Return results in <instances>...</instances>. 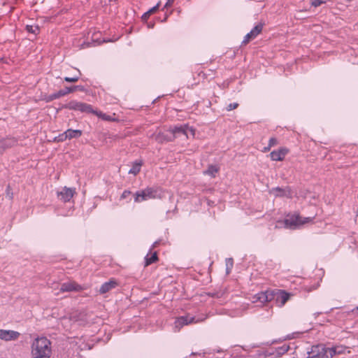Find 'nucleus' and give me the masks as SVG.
Returning a JSON list of instances; mask_svg holds the SVG:
<instances>
[{
    "label": "nucleus",
    "mask_w": 358,
    "mask_h": 358,
    "mask_svg": "<svg viewBox=\"0 0 358 358\" xmlns=\"http://www.w3.org/2000/svg\"><path fill=\"white\" fill-rule=\"evenodd\" d=\"M291 294L284 290H267L261 292L254 296L252 302L259 301L262 303L275 300L278 307H282L289 299Z\"/></svg>",
    "instance_id": "1"
},
{
    "label": "nucleus",
    "mask_w": 358,
    "mask_h": 358,
    "mask_svg": "<svg viewBox=\"0 0 358 358\" xmlns=\"http://www.w3.org/2000/svg\"><path fill=\"white\" fill-rule=\"evenodd\" d=\"M52 353L51 342L45 337L36 338L31 344L33 358H50Z\"/></svg>",
    "instance_id": "2"
},
{
    "label": "nucleus",
    "mask_w": 358,
    "mask_h": 358,
    "mask_svg": "<svg viewBox=\"0 0 358 358\" xmlns=\"http://www.w3.org/2000/svg\"><path fill=\"white\" fill-rule=\"evenodd\" d=\"M313 217H303L298 213L289 215L285 220V227L290 229H296L305 224L311 222Z\"/></svg>",
    "instance_id": "3"
},
{
    "label": "nucleus",
    "mask_w": 358,
    "mask_h": 358,
    "mask_svg": "<svg viewBox=\"0 0 358 358\" xmlns=\"http://www.w3.org/2000/svg\"><path fill=\"white\" fill-rule=\"evenodd\" d=\"M203 321V320L196 319L195 317L192 316L190 315H187L185 316H181L178 318L174 322L173 324V330L175 332H178L185 325H188L189 324L197 323L199 322Z\"/></svg>",
    "instance_id": "4"
},
{
    "label": "nucleus",
    "mask_w": 358,
    "mask_h": 358,
    "mask_svg": "<svg viewBox=\"0 0 358 358\" xmlns=\"http://www.w3.org/2000/svg\"><path fill=\"white\" fill-rule=\"evenodd\" d=\"M64 108H68L69 110H79L82 113H94L95 114L96 111L93 110L92 106L88 103L77 101L75 100L71 101L68 103Z\"/></svg>",
    "instance_id": "5"
},
{
    "label": "nucleus",
    "mask_w": 358,
    "mask_h": 358,
    "mask_svg": "<svg viewBox=\"0 0 358 358\" xmlns=\"http://www.w3.org/2000/svg\"><path fill=\"white\" fill-rule=\"evenodd\" d=\"M325 352V346L322 344L313 345L310 350H308L307 358H324Z\"/></svg>",
    "instance_id": "6"
},
{
    "label": "nucleus",
    "mask_w": 358,
    "mask_h": 358,
    "mask_svg": "<svg viewBox=\"0 0 358 358\" xmlns=\"http://www.w3.org/2000/svg\"><path fill=\"white\" fill-rule=\"evenodd\" d=\"M76 193L74 188L64 187L61 191L57 192V196L59 200L64 202L69 201Z\"/></svg>",
    "instance_id": "7"
},
{
    "label": "nucleus",
    "mask_w": 358,
    "mask_h": 358,
    "mask_svg": "<svg viewBox=\"0 0 358 358\" xmlns=\"http://www.w3.org/2000/svg\"><path fill=\"white\" fill-rule=\"evenodd\" d=\"M78 87H79V86L66 87L64 90H61L58 91L56 93H54V94H52L49 95L47 97L46 101L48 102H49V101H52L54 99H59V98H60V97H62L63 96H65V95H66V94H68L69 93L73 92L74 90H76Z\"/></svg>",
    "instance_id": "8"
},
{
    "label": "nucleus",
    "mask_w": 358,
    "mask_h": 358,
    "mask_svg": "<svg viewBox=\"0 0 358 358\" xmlns=\"http://www.w3.org/2000/svg\"><path fill=\"white\" fill-rule=\"evenodd\" d=\"M20 335L19 332L13 330L0 329V339L5 341H15Z\"/></svg>",
    "instance_id": "9"
},
{
    "label": "nucleus",
    "mask_w": 358,
    "mask_h": 358,
    "mask_svg": "<svg viewBox=\"0 0 358 358\" xmlns=\"http://www.w3.org/2000/svg\"><path fill=\"white\" fill-rule=\"evenodd\" d=\"M82 289V287L75 282L70 281L62 284L60 290L61 292H72V291H80Z\"/></svg>",
    "instance_id": "10"
},
{
    "label": "nucleus",
    "mask_w": 358,
    "mask_h": 358,
    "mask_svg": "<svg viewBox=\"0 0 358 358\" xmlns=\"http://www.w3.org/2000/svg\"><path fill=\"white\" fill-rule=\"evenodd\" d=\"M270 193L273 194L275 196H287L291 197L292 194L289 189H282L280 187H275L270 190Z\"/></svg>",
    "instance_id": "11"
},
{
    "label": "nucleus",
    "mask_w": 358,
    "mask_h": 358,
    "mask_svg": "<svg viewBox=\"0 0 358 358\" xmlns=\"http://www.w3.org/2000/svg\"><path fill=\"white\" fill-rule=\"evenodd\" d=\"M287 152L284 150H274L271 152V158L273 161H281L284 159Z\"/></svg>",
    "instance_id": "12"
},
{
    "label": "nucleus",
    "mask_w": 358,
    "mask_h": 358,
    "mask_svg": "<svg viewBox=\"0 0 358 358\" xmlns=\"http://www.w3.org/2000/svg\"><path fill=\"white\" fill-rule=\"evenodd\" d=\"M117 283L115 280H110L108 282H106L103 283L101 287H100L99 292L101 294H105L112 289L113 288L115 287Z\"/></svg>",
    "instance_id": "13"
},
{
    "label": "nucleus",
    "mask_w": 358,
    "mask_h": 358,
    "mask_svg": "<svg viewBox=\"0 0 358 358\" xmlns=\"http://www.w3.org/2000/svg\"><path fill=\"white\" fill-rule=\"evenodd\" d=\"M186 125H180L176 126L171 129L172 134L174 135V137H178L180 135H184L185 134Z\"/></svg>",
    "instance_id": "14"
},
{
    "label": "nucleus",
    "mask_w": 358,
    "mask_h": 358,
    "mask_svg": "<svg viewBox=\"0 0 358 358\" xmlns=\"http://www.w3.org/2000/svg\"><path fill=\"white\" fill-rule=\"evenodd\" d=\"M160 4H161V2L159 1L156 6H155L154 7L149 9L147 12H145L142 15V17H141L142 20L144 21L147 20L151 14L155 13L159 9Z\"/></svg>",
    "instance_id": "15"
},
{
    "label": "nucleus",
    "mask_w": 358,
    "mask_h": 358,
    "mask_svg": "<svg viewBox=\"0 0 358 358\" xmlns=\"http://www.w3.org/2000/svg\"><path fill=\"white\" fill-rule=\"evenodd\" d=\"M68 139L76 138L82 135V131L79 129H67Z\"/></svg>",
    "instance_id": "16"
},
{
    "label": "nucleus",
    "mask_w": 358,
    "mask_h": 358,
    "mask_svg": "<svg viewBox=\"0 0 358 358\" xmlns=\"http://www.w3.org/2000/svg\"><path fill=\"white\" fill-rule=\"evenodd\" d=\"M26 30L34 35H37L39 33V26L38 24H27L26 25Z\"/></svg>",
    "instance_id": "17"
},
{
    "label": "nucleus",
    "mask_w": 358,
    "mask_h": 358,
    "mask_svg": "<svg viewBox=\"0 0 358 358\" xmlns=\"http://www.w3.org/2000/svg\"><path fill=\"white\" fill-rule=\"evenodd\" d=\"M338 355L336 349L334 347L326 348L324 358H333L335 355Z\"/></svg>",
    "instance_id": "18"
},
{
    "label": "nucleus",
    "mask_w": 358,
    "mask_h": 358,
    "mask_svg": "<svg viewBox=\"0 0 358 358\" xmlns=\"http://www.w3.org/2000/svg\"><path fill=\"white\" fill-rule=\"evenodd\" d=\"M141 162L136 161L134 162L131 169L129 171V173L134 175L138 174L141 171Z\"/></svg>",
    "instance_id": "19"
},
{
    "label": "nucleus",
    "mask_w": 358,
    "mask_h": 358,
    "mask_svg": "<svg viewBox=\"0 0 358 358\" xmlns=\"http://www.w3.org/2000/svg\"><path fill=\"white\" fill-rule=\"evenodd\" d=\"M143 192L145 193L147 199H155L157 196V192L152 188H147L143 189Z\"/></svg>",
    "instance_id": "20"
},
{
    "label": "nucleus",
    "mask_w": 358,
    "mask_h": 358,
    "mask_svg": "<svg viewBox=\"0 0 358 358\" xmlns=\"http://www.w3.org/2000/svg\"><path fill=\"white\" fill-rule=\"evenodd\" d=\"M146 200H148V199L145 197V193L143 192V190L138 191L136 192L135 196H134L135 202L139 203V202L146 201Z\"/></svg>",
    "instance_id": "21"
},
{
    "label": "nucleus",
    "mask_w": 358,
    "mask_h": 358,
    "mask_svg": "<svg viewBox=\"0 0 358 358\" xmlns=\"http://www.w3.org/2000/svg\"><path fill=\"white\" fill-rule=\"evenodd\" d=\"M13 143L14 142L11 140H0V146L2 149V152L6 148L11 147Z\"/></svg>",
    "instance_id": "22"
},
{
    "label": "nucleus",
    "mask_w": 358,
    "mask_h": 358,
    "mask_svg": "<svg viewBox=\"0 0 358 358\" xmlns=\"http://www.w3.org/2000/svg\"><path fill=\"white\" fill-rule=\"evenodd\" d=\"M262 24H259L256 25L249 33L255 38L262 31Z\"/></svg>",
    "instance_id": "23"
},
{
    "label": "nucleus",
    "mask_w": 358,
    "mask_h": 358,
    "mask_svg": "<svg viewBox=\"0 0 358 358\" xmlns=\"http://www.w3.org/2000/svg\"><path fill=\"white\" fill-rule=\"evenodd\" d=\"M145 266H148V265L154 263L155 262H156L157 260V252H154L153 254H152V255L150 257H148V255H147L145 257Z\"/></svg>",
    "instance_id": "24"
},
{
    "label": "nucleus",
    "mask_w": 358,
    "mask_h": 358,
    "mask_svg": "<svg viewBox=\"0 0 358 358\" xmlns=\"http://www.w3.org/2000/svg\"><path fill=\"white\" fill-rule=\"evenodd\" d=\"M226 271L227 274H229L231 272V270L233 267V259L231 258L226 259Z\"/></svg>",
    "instance_id": "25"
},
{
    "label": "nucleus",
    "mask_w": 358,
    "mask_h": 358,
    "mask_svg": "<svg viewBox=\"0 0 358 358\" xmlns=\"http://www.w3.org/2000/svg\"><path fill=\"white\" fill-rule=\"evenodd\" d=\"M218 171V169L215 166H210L208 169L205 171L206 173L214 176L215 174Z\"/></svg>",
    "instance_id": "26"
},
{
    "label": "nucleus",
    "mask_w": 358,
    "mask_h": 358,
    "mask_svg": "<svg viewBox=\"0 0 358 358\" xmlns=\"http://www.w3.org/2000/svg\"><path fill=\"white\" fill-rule=\"evenodd\" d=\"M66 139H68L66 131L55 138V141L57 142H62L66 141Z\"/></svg>",
    "instance_id": "27"
},
{
    "label": "nucleus",
    "mask_w": 358,
    "mask_h": 358,
    "mask_svg": "<svg viewBox=\"0 0 358 358\" xmlns=\"http://www.w3.org/2000/svg\"><path fill=\"white\" fill-rule=\"evenodd\" d=\"M185 136L187 138H189L190 136L193 137L194 136V129L192 127H189L186 125Z\"/></svg>",
    "instance_id": "28"
},
{
    "label": "nucleus",
    "mask_w": 358,
    "mask_h": 358,
    "mask_svg": "<svg viewBox=\"0 0 358 358\" xmlns=\"http://www.w3.org/2000/svg\"><path fill=\"white\" fill-rule=\"evenodd\" d=\"M79 75L74 77H65L64 80L69 83H76L78 80L80 75V72L78 71Z\"/></svg>",
    "instance_id": "29"
},
{
    "label": "nucleus",
    "mask_w": 358,
    "mask_h": 358,
    "mask_svg": "<svg viewBox=\"0 0 358 358\" xmlns=\"http://www.w3.org/2000/svg\"><path fill=\"white\" fill-rule=\"evenodd\" d=\"M288 350H289V346L284 345L277 350V352L278 355H283L285 352H287L288 351Z\"/></svg>",
    "instance_id": "30"
},
{
    "label": "nucleus",
    "mask_w": 358,
    "mask_h": 358,
    "mask_svg": "<svg viewBox=\"0 0 358 358\" xmlns=\"http://www.w3.org/2000/svg\"><path fill=\"white\" fill-rule=\"evenodd\" d=\"M334 348L336 349V352L338 355L343 354L345 351V347L342 345H336L334 346Z\"/></svg>",
    "instance_id": "31"
},
{
    "label": "nucleus",
    "mask_w": 358,
    "mask_h": 358,
    "mask_svg": "<svg viewBox=\"0 0 358 358\" xmlns=\"http://www.w3.org/2000/svg\"><path fill=\"white\" fill-rule=\"evenodd\" d=\"M254 37L250 35V33H248L242 42L243 44H247L250 40L253 39Z\"/></svg>",
    "instance_id": "32"
},
{
    "label": "nucleus",
    "mask_w": 358,
    "mask_h": 358,
    "mask_svg": "<svg viewBox=\"0 0 358 358\" xmlns=\"http://www.w3.org/2000/svg\"><path fill=\"white\" fill-rule=\"evenodd\" d=\"M238 104L237 103H232L228 105L227 110L228 111H230L231 110H234L238 107Z\"/></svg>",
    "instance_id": "33"
},
{
    "label": "nucleus",
    "mask_w": 358,
    "mask_h": 358,
    "mask_svg": "<svg viewBox=\"0 0 358 358\" xmlns=\"http://www.w3.org/2000/svg\"><path fill=\"white\" fill-rule=\"evenodd\" d=\"M322 3H324V1H322L321 0H314L312 1L311 4L314 7H317V6H320Z\"/></svg>",
    "instance_id": "34"
},
{
    "label": "nucleus",
    "mask_w": 358,
    "mask_h": 358,
    "mask_svg": "<svg viewBox=\"0 0 358 358\" xmlns=\"http://www.w3.org/2000/svg\"><path fill=\"white\" fill-rule=\"evenodd\" d=\"M130 194H131L130 191L124 190L121 195V199H124L127 198L130 195Z\"/></svg>",
    "instance_id": "35"
},
{
    "label": "nucleus",
    "mask_w": 358,
    "mask_h": 358,
    "mask_svg": "<svg viewBox=\"0 0 358 358\" xmlns=\"http://www.w3.org/2000/svg\"><path fill=\"white\" fill-rule=\"evenodd\" d=\"M95 114H96L97 116H99V117H102V119H103V120H109V118H108V115H105V114H103V113H101V112H100V113H98V112H96V111Z\"/></svg>",
    "instance_id": "36"
},
{
    "label": "nucleus",
    "mask_w": 358,
    "mask_h": 358,
    "mask_svg": "<svg viewBox=\"0 0 358 358\" xmlns=\"http://www.w3.org/2000/svg\"><path fill=\"white\" fill-rule=\"evenodd\" d=\"M174 2V0H167L166 4L164 5V8H168L171 7Z\"/></svg>",
    "instance_id": "37"
},
{
    "label": "nucleus",
    "mask_w": 358,
    "mask_h": 358,
    "mask_svg": "<svg viewBox=\"0 0 358 358\" xmlns=\"http://www.w3.org/2000/svg\"><path fill=\"white\" fill-rule=\"evenodd\" d=\"M276 139L274 138H271L270 140H269V146H273L274 145L276 144Z\"/></svg>",
    "instance_id": "38"
},
{
    "label": "nucleus",
    "mask_w": 358,
    "mask_h": 358,
    "mask_svg": "<svg viewBox=\"0 0 358 358\" xmlns=\"http://www.w3.org/2000/svg\"><path fill=\"white\" fill-rule=\"evenodd\" d=\"M148 27L149 28H153V27H154V23H148Z\"/></svg>",
    "instance_id": "39"
},
{
    "label": "nucleus",
    "mask_w": 358,
    "mask_h": 358,
    "mask_svg": "<svg viewBox=\"0 0 358 358\" xmlns=\"http://www.w3.org/2000/svg\"><path fill=\"white\" fill-rule=\"evenodd\" d=\"M157 244H158V242H157V241L155 242V243H153V245H152V248L156 247V245H157Z\"/></svg>",
    "instance_id": "40"
},
{
    "label": "nucleus",
    "mask_w": 358,
    "mask_h": 358,
    "mask_svg": "<svg viewBox=\"0 0 358 358\" xmlns=\"http://www.w3.org/2000/svg\"><path fill=\"white\" fill-rule=\"evenodd\" d=\"M356 311H358V306L356 307L355 309L352 310L353 313H355Z\"/></svg>",
    "instance_id": "41"
},
{
    "label": "nucleus",
    "mask_w": 358,
    "mask_h": 358,
    "mask_svg": "<svg viewBox=\"0 0 358 358\" xmlns=\"http://www.w3.org/2000/svg\"><path fill=\"white\" fill-rule=\"evenodd\" d=\"M66 321H67V319H66V318L63 319V320H62L63 324H64L65 322H66Z\"/></svg>",
    "instance_id": "42"
},
{
    "label": "nucleus",
    "mask_w": 358,
    "mask_h": 358,
    "mask_svg": "<svg viewBox=\"0 0 358 358\" xmlns=\"http://www.w3.org/2000/svg\"><path fill=\"white\" fill-rule=\"evenodd\" d=\"M346 1L350 2V1H352V0H346Z\"/></svg>",
    "instance_id": "43"
}]
</instances>
